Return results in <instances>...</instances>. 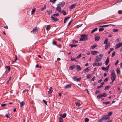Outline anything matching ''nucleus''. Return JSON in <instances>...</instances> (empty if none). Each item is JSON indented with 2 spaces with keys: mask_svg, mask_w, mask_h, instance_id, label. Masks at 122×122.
I'll return each mask as SVG.
<instances>
[{
  "mask_svg": "<svg viewBox=\"0 0 122 122\" xmlns=\"http://www.w3.org/2000/svg\"><path fill=\"white\" fill-rule=\"evenodd\" d=\"M103 56V55L102 54L97 55L94 60V62L96 63L99 62L102 60Z\"/></svg>",
  "mask_w": 122,
  "mask_h": 122,
  "instance_id": "1",
  "label": "nucleus"
},
{
  "mask_svg": "<svg viewBox=\"0 0 122 122\" xmlns=\"http://www.w3.org/2000/svg\"><path fill=\"white\" fill-rule=\"evenodd\" d=\"M112 71L110 75L111 79L112 81V82H114L116 78V74L114 71V70H112Z\"/></svg>",
  "mask_w": 122,
  "mask_h": 122,
  "instance_id": "2",
  "label": "nucleus"
},
{
  "mask_svg": "<svg viewBox=\"0 0 122 122\" xmlns=\"http://www.w3.org/2000/svg\"><path fill=\"white\" fill-rule=\"evenodd\" d=\"M110 117H108L107 115H105L102 116L101 118L98 120L99 122H102L104 120H108L110 119Z\"/></svg>",
  "mask_w": 122,
  "mask_h": 122,
  "instance_id": "3",
  "label": "nucleus"
},
{
  "mask_svg": "<svg viewBox=\"0 0 122 122\" xmlns=\"http://www.w3.org/2000/svg\"><path fill=\"white\" fill-rule=\"evenodd\" d=\"M80 36L81 37L80 38V41H85L88 39L87 36L85 35H81Z\"/></svg>",
  "mask_w": 122,
  "mask_h": 122,
  "instance_id": "4",
  "label": "nucleus"
},
{
  "mask_svg": "<svg viewBox=\"0 0 122 122\" xmlns=\"http://www.w3.org/2000/svg\"><path fill=\"white\" fill-rule=\"evenodd\" d=\"M107 95V94L105 93H104L101 94H99L97 96V97L98 99H100L101 98L105 97Z\"/></svg>",
  "mask_w": 122,
  "mask_h": 122,
  "instance_id": "5",
  "label": "nucleus"
},
{
  "mask_svg": "<svg viewBox=\"0 0 122 122\" xmlns=\"http://www.w3.org/2000/svg\"><path fill=\"white\" fill-rule=\"evenodd\" d=\"M98 63H96L95 62V63H94L93 64V66H101L102 65V63L101 62H98Z\"/></svg>",
  "mask_w": 122,
  "mask_h": 122,
  "instance_id": "6",
  "label": "nucleus"
},
{
  "mask_svg": "<svg viewBox=\"0 0 122 122\" xmlns=\"http://www.w3.org/2000/svg\"><path fill=\"white\" fill-rule=\"evenodd\" d=\"M122 46V43H119L118 44H116L115 47V49H117L118 48H119Z\"/></svg>",
  "mask_w": 122,
  "mask_h": 122,
  "instance_id": "7",
  "label": "nucleus"
},
{
  "mask_svg": "<svg viewBox=\"0 0 122 122\" xmlns=\"http://www.w3.org/2000/svg\"><path fill=\"white\" fill-rule=\"evenodd\" d=\"M56 9L58 12H59L60 13H61V12L62 11L61 7L58 5L57 7H56Z\"/></svg>",
  "mask_w": 122,
  "mask_h": 122,
  "instance_id": "8",
  "label": "nucleus"
},
{
  "mask_svg": "<svg viewBox=\"0 0 122 122\" xmlns=\"http://www.w3.org/2000/svg\"><path fill=\"white\" fill-rule=\"evenodd\" d=\"M51 18L52 20L53 21H57L58 20V19L57 18L53 16H51Z\"/></svg>",
  "mask_w": 122,
  "mask_h": 122,
  "instance_id": "9",
  "label": "nucleus"
},
{
  "mask_svg": "<svg viewBox=\"0 0 122 122\" xmlns=\"http://www.w3.org/2000/svg\"><path fill=\"white\" fill-rule=\"evenodd\" d=\"M91 54L94 55H97V53H99V52L96 51H92L91 52Z\"/></svg>",
  "mask_w": 122,
  "mask_h": 122,
  "instance_id": "10",
  "label": "nucleus"
},
{
  "mask_svg": "<svg viewBox=\"0 0 122 122\" xmlns=\"http://www.w3.org/2000/svg\"><path fill=\"white\" fill-rule=\"evenodd\" d=\"M71 84H68L66 85L64 87L65 89H67L68 88H70L71 87Z\"/></svg>",
  "mask_w": 122,
  "mask_h": 122,
  "instance_id": "11",
  "label": "nucleus"
},
{
  "mask_svg": "<svg viewBox=\"0 0 122 122\" xmlns=\"http://www.w3.org/2000/svg\"><path fill=\"white\" fill-rule=\"evenodd\" d=\"M53 91V89L51 87H50L49 89V90L48 92V93L49 94H51Z\"/></svg>",
  "mask_w": 122,
  "mask_h": 122,
  "instance_id": "12",
  "label": "nucleus"
},
{
  "mask_svg": "<svg viewBox=\"0 0 122 122\" xmlns=\"http://www.w3.org/2000/svg\"><path fill=\"white\" fill-rule=\"evenodd\" d=\"M66 116V113H64L63 114H61L60 115V116L63 118H65Z\"/></svg>",
  "mask_w": 122,
  "mask_h": 122,
  "instance_id": "13",
  "label": "nucleus"
},
{
  "mask_svg": "<svg viewBox=\"0 0 122 122\" xmlns=\"http://www.w3.org/2000/svg\"><path fill=\"white\" fill-rule=\"evenodd\" d=\"M65 2H61L60 4L58 5L61 7H63L65 4Z\"/></svg>",
  "mask_w": 122,
  "mask_h": 122,
  "instance_id": "14",
  "label": "nucleus"
},
{
  "mask_svg": "<svg viewBox=\"0 0 122 122\" xmlns=\"http://www.w3.org/2000/svg\"><path fill=\"white\" fill-rule=\"evenodd\" d=\"M109 58L107 57V58L106 61H105V65H108V64L109 63Z\"/></svg>",
  "mask_w": 122,
  "mask_h": 122,
  "instance_id": "15",
  "label": "nucleus"
},
{
  "mask_svg": "<svg viewBox=\"0 0 122 122\" xmlns=\"http://www.w3.org/2000/svg\"><path fill=\"white\" fill-rule=\"evenodd\" d=\"M110 43L109 42L107 44H106L105 46V49H107L110 46Z\"/></svg>",
  "mask_w": 122,
  "mask_h": 122,
  "instance_id": "16",
  "label": "nucleus"
},
{
  "mask_svg": "<svg viewBox=\"0 0 122 122\" xmlns=\"http://www.w3.org/2000/svg\"><path fill=\"white\" fill-rule=\"evenodd\" d=\"M89 69L90 68L88 67L87 68L83 70V72L85 73H86V72H87L89 70Z\"/></svg>",
  "mask_w": 122,
  "mask_h": 122,
  "instance_id": "17",
  "label": "nucleus"
},
{
  "mask_svg": "<svg viewBox=\"0 0 122 122\" xmlns=\"http://www.w3.org/2000/svg\"><path fill=\"white\" fill-rule=\"evenodd\" d=\"M76 5V4H73L71 5L69 7V8L70 9H72L74 8Z\"/></svg>",
  "mask_w": 122,
  "mask_h": 122,
  "instance_id": "18",
  "label": "nucleus"
},
{
  "mask_svg": "<svg viewBox=\"0 0 122 122\" xmlns=\"http://www.w3.org/2000/svg\"><path fill=\"white\" fill-rule=\"evenodd\" d=\"M100 37L99 36H97L95 37V40L96 41H98Z\"/></svg>",
  "mask_w": 122,
  "mask_h": 122,
  "instance_id": "19",
  "label": "nucleus"
},
{
  "mask_svg": "<svg viewBox=\"0 0 122 122\" xmlns=\"http://www.w3.org/2000/svg\"><path fill=\"white\" fill-rule=\"evenodd\" d=\"M37 31L36 28L35 27L34 28L33 30L31 31V33H36Z\"/></svg>",
  "mask_w": 122,
  "mask_h": 122,
  "instance_id": "20",
  "label": "nucleus"
},
{
  "mask_svg": "<svg viewBox=\"0 0 122 122\" xmlns=\"http://www.w3.org/2000/svg\"><path fill=\"white\" fill-rule=\"evenodd\" d=\"M76 67L77 68V70L78 71L81 70V69L79 65H77L76 66Z\"/></svg>",
  "mask_w": 122,
  "mask_h": 122,
  "instance_id": "21",
  "label": "nucleus"
},
{
  "mask_svg": "<svg viewBox=\"0 0 122 122\" xmlns=\"http://www.w3.org/2000/svg\"><path fill=\"white\" fill-rule=\"evenodd\" d=\"M25 104V102L23 101L21 102L20 103V106L21 107L23 106Z\"/></svg>",
  "mask_w": 122,
  "mask_h": 122,
  "instance_id": "22",
  "label": "nucleus"
},
{
  "mask_svg": "<svg viewBox=\"0 0 122 122\" xmlns=\"http://www.w3.org/2000/svg\"><path fill=\"white\" fill-rule=\"evenodd\" d=\"M98 28H96L94 29H93L91 31V33L92 34L94 33V32L96 31L97 30Z\"/></svg>",
  "mask_w": 122,
  "mask_h": 122,
  "instance_id": "23",
  "label": "nucleus"
},
{
  "mask_svg": "<svg viewBox=\"0 0 122 122\" xmlns=\"http://www.w3.org/2000/svg\"><path fill=\"white\" fill-rule=\"evenodd\" d=\"M61 13H62L64 15H66L67 14L66 12L64 10H63L61 12Z\"/></svg>",
  "mask_w": 122,
  "mask_h": 122,
  "instance_id": "24",
  "label": "nucleus"
},
{
  "mask_svg": "<svg viewBox=\"0 0 122 122\" xmlns=\"http://www.w3.org/2000/svg\"><path fill=\"white\" fill-rule=\"evenodd\" d=\"M75 67V66L74 65L72 66H71L69 67L70 69L71 70H72Z\"/></svg>",
  "mask_w": 122,
  "mask_h": 122,
  "instance_id": "25",
  "label": "nucleus"
},
{
  "mask_svg": "<svg viewBox=\"0 0 122 122\" xmlns=\"http://www.w3.org/2000/svg\"><path fill=\"white\" fill-rule=\"evenodd\" d=\"M108 39H107L106 38V39L104 42L103 43L105 44H106L108 43Z\"/></svg>",
  "mask_w": 122,
  "mask_h": 122,
  "instance_id": "26",
  "label": "nucleus"
},
{
  "mask_svg": "<svg viewBox=\"0 0 122 122\" xmlns=\"http://www.w3.org/2000/svg\"><path fill=\"white\" fill-rule=\"evenodd\" d=\"M50 25H47L46 28V30H47V31H48L49 30Z\"/></svg>",
  "mask_w": 122,
  "mask_h": 122,
  "instance_id": "27",
  "label": "nucleus"
},
{
  "mask_svg": "<svg viewBox=\"0 0 122 122\" xmlns=\"http://www.w3.org/2000/svg\"><path fill=\"white\" fill-rule=\"evenodd\" d=\"M69 45L72 48L73 47H75L77 46V45L75 44H70Z\"/></svg>",
  "mask_w": 122,
  "mask_h": 122,
  "instance_id": "28",
  "label": "nucleus"
},
{
  "mask_svg": "<svg viewBox=\"0 0 122 122\" xmlns=\"http://www.w3.org/2000/svg\"><path fill=\"white\" fill-rule=\"evenodd\" d=\"M101 69L102 70H104V71H105V70H108V69H107V68H106V67H101Z\"/></svg>",
  "mask_w": 122,
  "mask_h": 122,
  "instance_id": "29",
  "label": "nucleus"
},
{
  "mask_svg": "<svg viewBox=\"0 0 122 122\" xmlns=\"http://www.w3.org/2000/svg\"><path fill=\"white\" fill-rule=\"evenodd\" d=\"M110 25H103V26H100V27H107L109 26Z\"/></svg>",
  "mask_w": 122,
  "mask_h": 122,
  "instance_id": "30",
  "label": "nucleus"
},
{
  "mask_svg": "<svg viewBox=\"0 0 122 122\" xmlns=\"http://www.w3.org/2000/svg\"><path fill=\"white\" fill-rule=\"evenodd\" d=\"M70 17H67L66 18H65L64 20V23H65L66 22L67 20Z\"/></svg>",
  "mask_w": 122,
  "mask_h": 122,
  "instance_id": "31",
  "label": "nucleus"
},
{
  "mask_svg": "<svg viewBox=\"0 0 122 122\" xmlns=\"http://www.w3.org/2000/svg\"><path fill=\"white\" fill-rule=\"evenodd\" d=\"M59 122H63V119L61 117H60L59 119Z\"/></svg>",
  "mask_w": 122,
  "mask_h": 122,
  "instance_id": "32",
  "label": "nucleus"
},
{
  "mask_svg": "<svg viewBox=\"0 0 122 122\" xmlns=\"http://www.w3.org/2000/svg\"><path fill=\"white\" fill-rule=\"evenodd\" d=\"M97 46V45H94L93 46H92L91 47L92 48V49H94V48H95Z\"/></svg>",
  "mask_w": 122,
  "mask_h": 122,
  "instance_id": "33",
  "label": "nucleus"
},
{
  "mask_svg": "<svg viewBox=\"0 0 122 122\" xmlns=\"http://www.w3.org/2000/svg\"><path fill=\"white\" fill-rule=\"evenodd\" d=\"M59 15L58 13H57L56 14H54L52 15V16L53 17L54 16H58Z\"/></svg>",
  "mask_w": 122,
  "mask_h": 122,
  "instance_id": "34",
  "label": "nucleus"
},
{
  "mask_svg": "<svg viewBox=\"0 0 122 122\" xmlns=\"http://www.w3.org/2000/svg\"><path fill=\"white\" fill-rule=\"evenodd\" d=\"M116 72L117 74H119L120 73V70L119 69H117L116 70Z\"/></svg>",
  "mask_w": 122,
  "mask_h": 122,
  "instance_id": "35",
  "label": "nucleus"
},
{
  "mask_svg": "<svg viewBox=\"0 0 122 122\" xmlns=\"http://www.w3.org/2000/svg\"><path fill=\"white\" fill-rule=\"evenodd\" d=\"M110 87V86H107L105 87L104 88V89L105 90H108L109 88Z\"/></svg>",
  "mask_w": 122,
  "mask_h": 122,
  "instance_id": "36",
  "label": "nucleus"
},
{
  "mask_svg": "<svg viewBox=\"0 0 122 122\" xmlns=\"http://www.w3.org/2000/svg\"><path fill=\"white\" fill-rule=\"evenodd\" d=\"M35 8H34L33 10H32L31 12V14H33L34 12H35Z\"/></svg>",
  "mask_w": 122,
  "mask_h": 122,
  "instance_id": "37",
  "label": "nucleus"
},
{
  "mask_svg": "<svg viewBox=\"0 0 122 122\" xmlns=\"http://www.w3.org/2000/svg\"><path fill=\"white\" fill-rule=\"evenodd\" d=\"M112 114V112H110L108 113L107 115L108 117H109L111 116Z\"/></svg>",
  "mask_w": 122,
  "mask_h": 122,
  "instance_id": "38",
  "label": "nucleus"
},
{
  "mask_svg": "<svg viewBox=\"0 0 122 122\" xmlns=\"http://www.w3.org/2000/svg\"><path fill=\"white\" fill-rule=\"evenodd\" d=\"M91 76L89 74H88L86 76V77L88 79L90 78V77Z\"/></svg>",
  "mask_w": 122,
  "mask_h": 122,
  "instance_id": "39",
  "label": "nucleus"
},
{
  "mask_svg": "<svg viewBox=\"0 0 122 122\" xmlns=\"http://www.w3.org/2000/svg\"><path fill=\"white\" fill-rule=\"evenodd\" d=\"M99 31H103L104 28H101L99 29Z\"/></svg>",
  "mask_w": 122,
  "mask_h": 122,
  "instance_id": "40",
  "label": "nucleus"
},
{
  "mask_svg": "<svg viewBox=\"0 0 122 122\" xmlns=\"http://www.w3.org/2000/svg\"><path fill=\"white\" fill-rule=\"evenodd\" d=\"M46 5H45L44 7L41 9V11H43L44 10L46 9Z\"/></svg>",
  "mask_w": 122,
  "mask_h": 122,
  "instance_id": "41",
  "label": "nucleus"
},
{
  "mask_svg": "<svg viewBox=\"0 0 122 122\" xmlns=\"http://www.w3.org/2000/svg\"><path fill=\"white\" fill-rule=\"evenodd\" d=\"M81 53L77 57V58L78 59L81 56Z\"/></svg>",
  "mask_w": 122,
  "mask_h": 122,
  "instance_id": "42",
  "label": "nucleus"
},
{
  "mask_svg": "<svg viewBox=\"0 0 122 122\" xmlns=\"http://www.w3.org/2000/svg\"><path fill=\"white\" fill-rule=\"evenodd\" d=\"M118 30V29H115L113 30V32H117Z\"/></svg>",
  "mask_w": 122,
  "mask_h": 122,
  "instance_id": "43",
  "label": "nucleus"
},
{
  "mask_svg": "<svg viewBox=\"0 0 122 122\" xmlns=\"http://www.w3.org/2000/svg\"><path fill=\"white\" fill-rule=\"evenodd\" d=\"M48 14L49 15L51 14L52 12L51 10H50L47 11Z\"/></svg>",
  "mask_w": 122,
  "mask_h": 122,
  "instance_id": "44",
  "label": "nucleus"
},
{
  "mask_svg": "<svg viewBox=\"0 0 122 122\" xmlns=\"http://www.w3.org/2000/svg\"><path fill=\"white\" fill-rule=\"evenodd\" d=\"M75 104L76 106H80L81 105L80 103L78 102H76L75 103Z\"/></svg>",
  "mask_w": 122,
  "mask_h": 122,
  "instance_id": "45",
  "label": "nucleus"
},
{
  "mask_svg": "<svg viewBox=\"0 0 122 122\" xmlns=\"http://www.w3.org/2000/svg\"><path fill=\"white\" fill-rule=\"evenodd\" d=\"M27 92V93H28V92H29V91L28 90L25 89L23 91V92Z\"/></svg>",
  "mask_w": 122,
  "mask_h": 122,
  "instance_id": "46",
  "label": "nucleus"
},
{
  "mask_svg": "<svg viewBox=\"0 0 122 122\" xmlns=\"http://www.w3.org/2000/svg\"><path fill=\"white\" fill-rule=\"evenodd\" d=\"M89 119L87 118H85L84 120L85 122H88L89 121Z\"/></svg>",
  "mask_w": 122,
  "mask_h": 122,
  "instance_id": "47",
  "label": "nucleus"
},
{
  "mask_svg": "<svg viewBox=\"0 0 122 122\" xmlns=\"http://www.w3.org/2000/svg\"><path fill=\"white\" fill-rule=\"evenodd\" d=\"M73 79L75 81H76L77 79V78L76 77V76H75L73 77Z\"/></svg>",
  "mask_w": 122,
  "mask_h": 122,
  "instance_id": "48",
  "label": "nucleus"
},
{
  "mask_svg": "<svg viewBox=\"0 0 122 122\" xmlns=\"http://www.w3.org/2000/svg\"><path fill=\"white\" fill-rule=\"evenodd\" d=\"M115 52H113L112 53V56H111L112 57H113L115 54Z\"/></svg>",
  "mask_w": 122,
  "mask_h": 122,
  "instance_id": "49",
  "label": "nucleus"
},
{
  "mask_svg": "<svg viewBox=\"0 0 122 122\" xmlns=\"http://www.w3.org/2000/svg\"><path fill=\"white\" fill-rule=\"evenodd\" d=\"M43 101L44 103L46 105H47V102L44 100H43Z\"/></svg>",
  "mask_w": 122,
  "mask_h": 122,
  "instance_id": "50",
  "label": "nucleus"
},
{
  "mask_svg": "<svg viewBox=\"0 0 122 122\" xmlns=\"http://www.w3.org/2000/svg\"><path fill=\"white\" fill-rule=\"evenodd\" d=\"M81 78H77V80L76 81H80L81 80Z\"/></svg>",
  "mask_w": 122,
  "mask_h": 122,
  "instance_id": "51",
  "label": "nucleus"
},
{
  "mask_svg": "<svg viewBox=\"0 0 122 122\" xmlns=\"http://www.w3.org/2000/svg\"><path fill=\"white\" fill-rule=\"evenodd\" d=\"M108 80V78H106L104 80V81L105 82H107V81Z\"/></svg>",
  "mask_w": 122,
  "mask_h": 122,
  "instance_id": "52",
  "label": "nucleus"
},
{
  "mask_svg": "<svg viewBox=\"0 0 122 122\" xmlns=\"http://www.w3.org/2000/svg\"><path fill=\"white\" fill-rule=\"evenodd\" d=\"M110 103V102L109 101H108V102H105V103L106 104V105H107L108 104H109Z\"/></svg>",
  "mask_w": 122,
  "mask_h": 122,
  "instance_id": "53",
  "label": "nucleus"
},
{
  "mask_svg": "<svg viewBox=\"0 0 122 122\" xmlns=\"http://www.w3.org/2000/svg\"><path fill=\"white\" fill-rule=\"evenodd\" d=\"M118 13L119 14H121L122 13V11L121 10H119L118 11Z\"/></svg>",
  "mask_w": 122,
  "mask_h": 122,
  "instance_id": "54",
  "label": "nucleus"
},
{
  "mask_svg": "<svg viewBox=\"0 0 122 122\" xmlns=\"http://www.w3.org/2000/svg\"><path fill=\"white\" fill-rule=\"evenodd\" d=\"M78 41H73V42L74 43H76L78 42Z\"/></svg>",
  "mask_w": 122,
  "mask_h": 122,
  "instance_id": "55",
  "label": "nucleus"
},
{
  "mask_svg": "<svg viewBox=\"0 0 122 122\" xmlns=\"http://www.w3.org/2000/svg\"><path fill=\"white\" fill-rule=\"evenodd\" d=\"M103 86H101V85L98 86H97V88L98 89H99V88H101V87H102Z\"/></svg>",
  "mask_w": 122,
  "mask_h": 122,
  "instance_id": "56",
  "label": "nucleus"
},
{
  "mask_svg": "<svg viewBox=\"0 0 122 122\" xmlns=\"http://www.w3.org/2000/svg\"><path fill=\"white\" fill-rule=\"evenodd\" d=\"M6 67L7 68V69L9 70V71H10V68L9 66H7Z\"/></svg>",
  "mask_w": 122,
  "mask_h": 122,
  "instance_id": "57",
  "label": "nucleus"
},
{
  "mask_svg": "<svg viewBox=\"0 0 122 122\" xmlns=\"http://www.w3.org/2000/svg\"><path fill=\"white\" fill-rule=\"evenodd\" d=\"M6 105V104H2L1 105V106L2 107H5Z\"/></svg>",
  "mask_w": 122,
  "mask_h": 122,
  "instance_id": "58",
  "label": "nucleus"
},
{
  "mask_svg": "<svg viewBox=\"0 0 122 122\" xmlns=\"http://www.w3.org/2000/svg\"><path fill=\"white\" fill-rule=\"evenodd\" d=\"M118 62H119V61L118 60H117V61L115 63V65H117L118 64Z\"/></svg>",
  "mask_w": 122,
  "mask_h": 122,
  "instance_id": "59",
  "label": "nucleus"
},
{
  "mask_svg": "<svg viewBox=\"0 0 122 122\" xmlns=\"http://www.w3.org/2000/svg\"><path fill=\"white\" fill-rule=\"evenodd\" d=\"M100 92V91H97L96 92H95V94H97L99 93Z\"/></svg>",
  "mask_w": 122,
  "mask_h": 122,
  "instance_id": "60",
  "label": "nucleus"
},
{
  "mask_svg": "<svg viewBox=\"0 0 122 122\" xmlns=\"http://www.w3.org/2000/svg\"><path fill=\"white\" fill-rule=\"evenodd\" d=\"M113 35L112 34H109V35L108 36L109 37H112L113 36Z\"/></svg>",
  "mask_w": 122,
  "mask_h": 122,
  "instance_id": "61",
  "label": "nucleus"
},
{
  "mask_svg": "<svg viewBox=\"0 0 122 122\" xmlns=\"http://www.w3.org/2000/svg\"><path fill=\"white\" fill-rule=\"evenodd\" d=\"M52 44L54 45H56V42L53 41L52 42Z\"/></svg>",
  "mask_w": 122,
  "mask_h": 122,
  "instance_id": "62",
  "label": "nucleus"
},
{
  "mask_svg": "<svg viewBox=\"0 0 122 122\" xmlns=\"http://www.w3.org/2000/svg\"><path fill=\"white\" fill-rule=\"evenodd\" d=\"M102 81V79H101L98 81V82L99 83H100Z\"/></svg>",
  "mask_w": 122,
  "mask_h": 122,
  "instance_id": "63",
  "label": "nucleus"
},
{
  "mask_svg": "<svg viewBox=\"0 0 122 122\" xmlns=\"http://www.w3.org/2000/svg\"><path fill=\"white\" fill-rule=\"evenodd\" d=\"M71 21H71L68 23V26L70 24H71Z\"/></svg>",
  "mask_w": 122,
  "mask_h": 122,
  "instance_id": "64",
  "label": "nucleus"
}]
</instances>
